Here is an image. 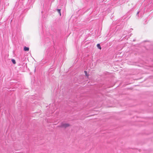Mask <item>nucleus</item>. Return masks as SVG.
<instances>
[{"mask_svg":"<svg viewBox=\"0 0 153 153\" xmlns=\"http://www.w3.org/2000/svg\"><path fill=\"white\" fill-rule=\"evenodd\" d=\"M29 48L25 46L24 48V50L25 51H29Z\"/></svg>","mask_w":153,"mask_h":153,"instance_id":"f03ea898","label":"nucleus"},{"mask_svg":"<svg viewBox=\"0 0 153 153\" xmlns=\"http://www.w3.org/2000/svg\"><path fill=\"white\" fill-rule=\"evenodd\" d=\"M57 10L59 13L60 16L61 15V9H57Z\"/></svg>","mask_w":153,"mask_h":153,"instance_id":"39448f33","label":"nucleus"},{"mask_svg":"<svg viewBox=\"0 0 153 153\" xmlns=\"http://www.w3.org/2000/svg\"><path fill=\"white\" fill-rule=\"evenodd\" d=\"M11 61L12 62V63L14 64H16V62L15 60L14 59H12Z\"/></svg>","mask_w":153,"mask_h":153,"instance_id":"20e7f679","label":"nucleus"},{"mask_svg":"<svg viewBox=\"0 0 153 153\" xmlns=\"http://www.w3.org/2000/svg\"><path fill=\"white\" fill-rule=\"evenodd\" d=\"M139 11H138L136 14V15H137V16H138V14H139Z\"/></svg>","mask_w":153,"mask_h":153,"instance_id":"0eeeda50","label":"nucleus"},{"mask_svg":"<svg viewBox=\"0 0 153 153\" xmlns=\"http://www.w3.org/2000/svg\"><path fill=\"white\" fill-rule=\"evenodd\" d=\"M97 47L98 48H99L100 49H101V47L100 45V44H98L97 45Z\"/></svg>","mask_w":153,"mask_h":153,"instance_id":"7ed1b4c3","label":"nucleus"},{"mask_svg":"<svg viewBox=\"0 0 153 153\" xmlns=\"http://www.w3.org/2000/svg\"><path fill=\"white\" fill-rule=\"evenodd\" d=\"M70 126V125L68 123H61V125L60 126H58V127L60 128H65L69 127Z\"/></svg>","mask_w":153,"mask_h":153,"instance_id":"f257e3e1","label":"nucleus"},{"mask_svg":"<svg viewBox=\"0 0 153 153\" xmlns=\"http://www.w3.org/2000/svg\"><path fill=\"white\" fill-rule=\"evenodd\" d=\"M84 72L85 73V75L86 76H88V75L87 74V71H84Z\"/></svg>","mask_w":153,"mask_h":153,"instance_id":"423d86ee","label":"nucleus"}]
</instances>
